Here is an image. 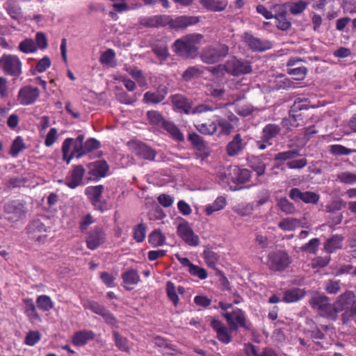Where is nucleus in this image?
Returning <instances> with one entry per match:
<instances>
[{
	"label": "nucleus",
	"instance_id": "58",
	"mask_svg": "<svg viewBox=\"0 0 356 356\" xmlns=\"http://www.w3.org/2000/svg\"><path fill=\"white\" fill-rule=\"evenodd\" d=\"M287 72L289 74L294 76L296 80H303L307 74V69L305 67H289Z\"/></svg>",
	"mask_w": 356,
	"mask_h": 356
},
{
	"label": "nucleus",
	"instance_id": "23",
	"mask_svg": "<svg viewBox=\"0 0 356 356\" xmlns=\"http://www.w3.org/2000/svg\"><path fill=\"white\" fill-rule=\"evenodd\" d=\"M103 192L102 185L95 186H89L86 189V194L91 201L92 204L98 209L103 210V206L101 203V197Z\"/></svg>",
	"mask_w": 356,
	"mask_h": 356
},
{
	"label": "nucleus",
	"instance_id": "26",
	"mask_svg": "<svg viewBox=\"0 0 356 356\" xmlns=\"http://www.w3.org/2000/svg\"><path fill=\"white\" fill-rule=\"evenodd\" d=\"M104 239L105 234L103 231L99 228L95 229L88 234L86 240L87 247L90 250H95L104 243Z\"/></svg>",
	"mask_w": 356,
	"mask_h": 356
},
{
	"label": "nucleus",
	"instance_id": "3",
	"mask_svg": "<svg viewBox=\"0 0 356 356\" xmlns=\"http://www.w3.org/2000/svg\"><path fill=\"white\" fill-rule=\"evenodd\" d=\"M312 308L317 309L322 316L331 320H334L333 304L330 302L329 298L322 294H314L309 300Z\"/></svg>",
	"mask_w": 356,
	"mask_h": 356
},
{
	"label": "nucleus",
	"instance_id": "7",
	"mask_svg": "<svg viewBox=\"0 0 356 356\" xmlns=\"http://www.w3.org/2000/svg\"><path fill=\"white\" fill-rule=\"evenodd\" d=\"M177 234L187 245L197 246L200 244L199 236L193 232L189 223L184 221L178 225Z\"/></svg>",
	"mask_w": 356,
	"mask_h": 356
},
{
	"label": "nucleus",
	"instance_id": "10",
	"mask_svg": "<svg viewBox=\"0 0 356 356\" xmlns=\"http://www.w3.org/2000/svg\"><path fill=\"white\" fill-rule=\"evenodd\" d=\"M296 151H286L280 152L276 154L275 159L277 161H287L286 165L290 169H301L307 165V161L302 158L300 159H293L298 156Z\"/></svg>",
	"mask_w": 356,
	"mask_h": 356
},
{
	"label": "nucleus",
	"instance_id": "42",
	"mask_svg": "<svg viewBox=\"0 0 356 356\" xmlns=\"http://www.w3.org/2000/svg\"><path fill=\"white\" fill-rule=\"evenodd\" d=\"M226 205V200L223 197H218L211 204L206 207L205 212L207 215L210 216L213 212L222 210Z\"/></svg>",
	"mask_w": 356,
	"mask_h": 356
},
{
	"label": "nucleus",
	"instance_id": "2",
	"mask_svg": "<svg viewBox=\"0 0 356 356\" xmlns=\"http://www.w3.org/2000/svg\"><path fill=\"white\" fill-rule=\"evenodd\" d=\"M0 66L6 74L14 77H18L22 73V63L16 55H2L0 58Z\"/></svg>",
	"mask_w": 356,
	"mask_h": 356
},
{
	"label": "nucleus",
	"instance_id": "27",
	"mask_svg": "<svg viewBox=\"0 0 356 356\" xmlns=\"http://www.w3.org/2000/svg\"><path fill=\"white\" fill-rule=\"evenodd\" d=\"M134 152L142 158L148 160H154L156 153L154 150L142 143H134L132 144Z\"/></svg>",
	"mask_w": 356,
	"mask_h": 356
},
{
	"label": "nucleus",
	"instance_id": "28",
	"mask_svg": "<svg viewBox=\"0 0 356 356\" xmlns=\"http://www.w3.org/2000/svg\"><path fill=\"white\" fill-rule=\"evenodd\" d=\"M89 173L95 177H103L106 175L108 165L104 161H98L88 165Z\"/></svg>",
	"mask_w": 356,
	"mask_h": 356
},
{
	"label": "nucleus",
	"instance_id": "30",
	"mask_svg": "<svg viewBox=\"0 0 356 356\" xmlns=\"http://www.w3.org/2000/svg\"><path fill=\"white\" fill-rule=\"evenodd\" d=\"M200 3L208 10L220 12L226 9L228 1L227 0H200Z\"/></svg>",
	"mask_w": 356,
	"mask_h": 356
},
{
	"label": "nucleus",
	"instance_id": "55",
	"mask_svg": "<svg viewBox=\"0 0 356 356\" xmlns=\"http://www.w3.org/2000/svg\"><path fill=\"white\" fill-rule=\"evenodd\" d=\"M25 148V145L23 142L22 138L20 136H17L13 141L10 153L13 156H16L22 149Z\"/></svg>",
	"mask_w": 356,
	"mask_h": 356
},
{
	"label": "nucleus",
	"instance_id": "51",
	"mask_svg": "<svg viewBox=\"0 0 356 356\" xmlns=\"http://www.w3.org/2000/svg\"><path fill=\"white\" fill-rule=\"evenodd\" d=\"M166 293L168 297L172 302L173 305L175 306H177L179 299L177 294V289L175 285L170 281L167 282Z\"/></svg>",
	"mask_w": 356,
	"mask_h": 356
},
{
	"label": "nucleus",
	"instance_id": "53",
	"mask_svg": "<svg viewBox=\"0 0 356 356\" xmlns=\"http://www.w3.org/2000/svg\"><path fill=\"white\" fill-rule=\"evenodd\" d=\"M203 255L207 265L214 268L218 261V254L212 250H206L204 251Z\"/></svg>",
	"mask_w": 356,
	"mask_h": 356
},
{
	"label": "nucleus",
	"instance_id": "48",
	"mask_svg": "<svg viewBox=\"0 0 356 356\" xmlns=\"http://www.w3.org/2000/svg\"><path fill=\"white\" fill-rule=\"evenodd\" d=\"M19 49L23 53L30 54L37 51V46L32 39L27 38L19 44Z\"/></svg>",
	"mask_w": 356,
	"mask_h": 356
},
{
	"label": "nucleus",
	"instance_id": "64",
	"mask_svg": "<svg viewBox=\"0 0 356 356\" xmlns=\"http://www.w3.org/2000/svg\"><path fill=\"white\" fill-rule=\"evenodd\" d=\"M40 337L41 336L39 332L31 331L27 334L24 343L28 346H34L40 341Z\"/></svg>",
	"mask_w": 356,
	"mask_h": 356
},
{
	"label": "nucleus",
	"instance_id": "13",
	"mask_svg": "<svg viewBox=\"0 0 356 356\" xmlns=\"http://www.w3.org/2000/svg\"><path fill=\"white\" fill-rule=\"evenodd\" d=\"M289 195L295 202L302 201L306 204H316L320 199L317 193L312 191L302 192L298 188H292Z\"/></svg>",
	"mask_w": 356,
	"mask_h": 356
},
{
	"label": "nucleus",
	"instance_id": "49",
	"mask_svg": "<svg viewBox=\"0 0 356 356\" xmlns=\"http://www.w3.org/2000/svg\"><path fill=\"white\" fill-rule=\"evenodd\" d=\"M149 123L154 126H162L166 122L162 115L156 111H150L147 113Z\"/></svg>",
	"mask_w": 356,
	"mask_h": 356
},
{
	"label": "nucleus",
	"instance_id": "9",
	"mask_svg": "<svg viewBox=\"0 0 356 356\" xmlns=\"http://www.w3.org/2000/svg\"><path fill=\"white\" fill-rule=\"evenodd\" d=\"M251 72L252 67L247 60L232 58L227 62V73L233 76L249 74Z\"/></svg>",
	"mask_w": 356,
	"mask_h": 356
},
{
	"label": "nucleus",
	"instance_id": "43",
	"mask_svg": "<svg viewBox=\"0 0 356 356\" xmlns=\"http://www.w3.org/2000/svg\"><path fill=\"white\" fill-rule=\"evenodd\" d=\"M149 243L153 247L161 246L165 241V236L162 234L161 230L155 229L148 237Z\"/></svg>",
	"mask_w": 356,
	"mask_h": 356
},
{
	"label": "nucleus",
	"instance_id": "12",
	"mask_svg": "<svg viewBox=\"0 0 356 356\" xmlns=\"http://www.w3.org/2000/svg\"><path fill=\"white\" fill-rule=\"evenodd\" d=\"M222 316L232 330L236 331L238 326L248 329L245 323V314L241 309H236L232 312H227L222 314Z\"/></svg>",
	"mask_w": 356,
	"mask_h": 356
},
{
	"label": "nucleus",
	"instance_id": "37",
	"mask_svg": "<svg viewBox=\"0 0 356 356\" xmlns=\"http://www.w3.org/2000/svg\"><path fill=\"white\" fill-rule=\"evenodd\" d=\"M172 104L178 109L188 113L191 107V102L181 95H175L171 97Z\"/></svg>",
	"mask_w": 356,
	"mask_h": 356
},
{
	"label": "nucleus",
	"instance_id": "50",
	"mask_svg": "<svg viewBox=\"0 0 356 356\" xmlns=\"http://www.w3.org/2000/svg\"><path fill=\"white\" fill-rule=\"evenodd\" d=\"M115 54L114 51L109 49L102 54L99 60L103 65H106L109 67H114L115 65Z\"/></svg>",
	"mask_w": 356,
	"mask_h": 356
},
{
	"label": "nucleus",
	"instance_id": "14",
	"mask_svg": "<svg viewBox=\"0 0 356 356\" xmlns=\"http://www.w3.org/2000/svg\"><path fill=\"white\" fill-rule=\"evenodd\" d=\"M5 212L10 215L8 219L12 221H17L20 219L26 213L24 204L19 200L8 202L4 205Z\"/></svg>",
	"mask_w": 356,
	"mask_h": 356
},
{
	"label": "nucleus",
	"instance_id": "57",
	"mask_svg": "<svg viewBox=\"0 0 356 356\" xmlns=\"http://www.w3.org/2000/svg\"><path fill=\"white\" fill-rule=\"evenodd\" d=\"M338 179L346 184H353L356 183V174L350 172H343L337 175Z\"/></svg>",
	"mask_w": 356,
	"mask_h": 356
},
{
	"label": "nucleus",
	"instance_id": "6",
	"mask_svg": "<svg viewBox=\"0 0 356 356\" xmlns=\"http://www.w3.org/2000/svg\"><path fill=\"white\" fill-rule=\"evenodd\" d=\"M291 259L284 251H275L269 253L267 265L275 271H282L289 266Z\"/></svg>",
	"mask_w": 356,
	"mask_h": 356
},
{
	"label": "nucleus",
	"instance_id": "44",
	"mask_svg": "<svg viewBox=\"0 0 356 356\" xmlns=\"http://www.w3.org/2000/svg\"><path fill=\"white\" fill-rule=\"evenodd\" d=\"M163 127L165 131H167L170 136L175 140L178 141H182L184 140V136L179 129V128L172 122L166 121Z\"/></svg>",
	"mask_w": 356,
	"mask_h": 356
},
{
	"label": "nucleus",
	"instance_id": "59",
	"mask_svg": "<svg viewBox=\"0 0 356 356\" xmlns=\"http://www.w3.org/2000/svg\"><path fill=\"white\" fill-rule=\"evenodd\" d=\"M146 235V228L144 224H139L134 229V238L137 242L144 241Z\"/></svg>",
	"mask_w": 356,
	"mask_h": 356
},
{
	"label": "nucleus",
	"instance_id": "5",
	"mask_svg": "<svg viewBox=\"0 0 356 356\" xmlns=\"http://www.w3.org/2000/svg\"><path fill=\"white\" fill-rule=\"evenodd\" d=\"M356 305V296L353 291H346L339 296L333 304L334 310V320L340 312H346L354 308Z\"/></svg>",
	"mask_w": 356,
	"mask_h": 356
},
{
	"label": "nucleus",
	"instance_id": "1",
	"mask_svg": "<svg viewBox=\"0 0 356 356\" xmlns=\"http://www.w3.org/2000/svg\"><path fill=\"white\" fill-rule=\"evenodd\" d=\"M202 38V35L198 33L185 35L175 40L173 44L174 51L180 56L193 58L197 54V45Z\"/></svg>",
	"mask_w": 356,
	"mask_h": 356
},
{
	"label": "nucleus",
	"instance_id": "62",
	"mask_svg": "<svg viewBox=\"0 0 356 356\" xmlns=\"http://www.w3.org/2000/svg\"><path fill=\"white\" fill-rule=\"evenodd\" d=\"M51 62L48 56H44L37 63L35 70L39 73L45 72L50 66Z\"/></svg>",
	"mask_w": 356,
	"mask_h": 356
},
{
	"label": "nucleus",
	"instance_id": "17",
	"mask_svg": "<svg viewBox=\"0 0 356 356\" xmlns=\"http://www.w3.org/2000/svg\"><path fill=\"white\" fill-rule=\"evenodd\" d=\"M243 40L252 51H263L271 47L270 42L261 41L250 33L243 34Z\"/></svg>",
	"mask_w": 356,
	"mask_h": 356
},
{
	"label": "nucleus",
	"instance_id": "47",
	"mask_svg": "<svg viewBox=\"0 0 356 356\" xmlns=\"http://www.w3.org/2000/svg\"><path fill=\"white\" fill-rule=\"evenodd\" d=\"M246 350L249 356H277V353L270 348H265L261 353H258L255 346L252 344L247 346Z\"/></svg>",
	"mask_w": 356,
	"mask_h": 356
},
{
	"label": "nucleus",
	"instance_id": "11",
	"mask_svg": "<svg viewBox=\"0 0 356 356\" xmlns=\"http://www.w3.org/2000/svg\"><path fill=\"white\" fill-rule=\"evenodd\" d=\"M40 96L39 90L31 86H26L19 89L17 101L21 105L29 106L35 102Z\"/></svg>",
	"mask_w": 356,
	"mask_h": 356
},
{
	"label": "nucleus",
	"instance_id": "25",
	"mask_svg": "<svg viewBox=\"0 0 356 356\" xmlns=\"http://www.w3.org/2000/svg\"><path fill=\"white\" fill-rule=\"evenodd\" d=\"M95 337V334L93 331L82 330L74 334L72 338V342L76 346H83L89 341L93 340Z\"/></svg>",
	"mask_w": 356,
	"mask_h": 356
},
{
	"label": "nucleus",
	"instance_id": "35",
	"mask_svg": "<svg viewBox=\"0 0 356 356\" xmlns=\"http://www.w3.org/2000/svg\"><path fill=\"white\" fill-rule=\"evenodd\" d=\"M301 221L294 218H285L282 219L279 223L278 227L283 231L291 232L300 227Z\"/></svg>",
	"mask_w": 356,
	"mask_h": 356
},
{
	"label": "nucleus",
	"instance_id": "36",
	"mask_svg": "<svg viewBox=\"0 0 356 356\" xmlns=\"http://www.w3.org/2000/svg\"><path fill=\"white\" fill-rule=\"evenodd\" d=\"M343 238L340 235H334L329 238L324 245L325 250L332 253L342 248Z\"/></svg>",
	"mask_w": 356,
	"mask_h": 356
},
{
	"label": "nucleus",
	"instance_id": "46",
	"mask_svg": "<svg viewBox=\"0 0 356 356\" xmlns=\"http://www.w3.org/2000/svg\"><path fill=\"white\" fill-rule=\"evenodd\" d=\"M125 70L137 81L139 86L147 85L146 79L141 70L127 66L125 67Z\"/></svg>",
	"mask_w": 356,
	"mask_h": 356
},
{
	"label": "nucleus",
	"instance_id": "20",
	"mask_svg": "<svg viewBox=\"0 0 356 356\" xmlns=\"http://www.w3.org/2000/svg\"><path fill=\"white\" fill-rule=\"evenodd\" d=\"M85 174V169L83 165H78L73 167V170L66 179V185L70 188H75L81 185Z\"/></svg>",
	"mask_w": 356,
	"mask_h": 356
},
{
	"label": "nucleus",
	"instance_id": "40",
	"mask_svg": "<svg viewBox=\"0 0 356 356\" xmlns=\"http://www.w3.org/2000/svg\"><path fill=\"white\" fill-rule=\"evenodd\" d=\"M305 293L303 291L298 289H290L285 291L283 301L286 303L295 302L300 300Z\"/></svg>",
	"mask_w": 356,
	"mask_h": 356
},
{
	"label": "nucleus",
	"instance_id": "54",
	"mask_svg": "<svg viewBox=\"0 0 356 356\" xmlns=\"http://www.w3.org/2000/svg\"><path fill=\"white\" fill-rule=\"evenodd\" d=\"M346 203L342 200H333L325 206V210L328 213H334L344 208Z\"/></svg>",
	"mask_w": 356,
	"mask_h": 356
},
{
	"label": "nucleus",
	"instance_id": "24",
	"mask_svg": "<svg viewBox=\"0 0 356 356\" xmlns=\"http://www.w3.org/2000/svg\"><path fill=\"white\" fill-rule=\"evenodd\" d=\"M230 179L233 183L243 184L249 181L250 172L247 169H241L236 165L229 166Z\"/></svg>",
	"mask_w": 356,
	"mask_h": 356
},
{
	"label": "nucleus",
	"instance_id": "61",
	"mask_svg": "<svg viewBox=\"0 0 356 356\" xmlns=\"http://www.w3.org/2000/svg\"><path fill=\"white\" fill-rule=\"evenodd\" d=\"M216 123L217 127L220 128V134L223 135H229L234 129L231 122L225 119H220Z\"/></svg>",
	"mask_w": 356,
	"mask_h": 356
},
{
	"label": "nucleus",
	"instance_id": "52",
	"mask_svg": "<svg viewBox=\"0 0 356 356\" xmlns=\"http://www.w3.org/2000/svg\"><path fill=\"white\" fill-rule=\"evenodd\" d=\"M307 5L308 3L305 1H298L289 6V11L293 15L300 14L306 9Z\"/></svg>",
	"mask_w": 356,
	"mask_h": 356
},
{
	"label": "nucleus",
	"instance_id": "56",
	"mask_svg": "<svg viewBox=\"0 0 356 356\" xmlns=\"http://www.w3.org/2000/svg\"><path fill=\"white\" fill-rule=\"evenodd\" d=\"M115 345L122 351L129 352V348L128 346V341L126 338L120 335L118 332L113 333Z\"/></svg>",
	"mask_w": 356,
	"mask_h": 356
},
{
	"label": "nucleus",
	"instance_id": "38",
	"mask_svg": "<svg viewBox=\"0 0 356 356\" xmlns=\"http://www.w3.org/2000/svg\"><path fill=\"white\" fill-rule=\"evenodd\" d=\"M281 129L279 125L275 124H267L262 131L261 138L265 141H270L275 138L280 132Z\"/></svg>",
	"mask_w": 356,
	"mask_h": 356
},
{
	"label": "nucleus",
	"instance_id": "21",
	"mask_svg": "<svg viewBox=\"0 0 356 356\" xmlns=\"http://www.w3.org/2000/svg\"><path fill=\"white\" fill-rule=\"evenodd\" d=\"M28 232L30 238L42 242L46 238V227L39 220L32 222L28 228Z\"/></svg>",
	"mask_w": 356,
	"mask_h": 356
},
{
	"label": "nucleus",
	"instance_id": "41",
	"mask_svg": "<svg viewBox=\"0 0 356 356\" xmlns=\"http://www.w3.org/2000/svg\"><path fill=\"white\" fill-rule=\"evenodd\" d=\"M197 130L204 135H213L217 131L216 122L197 123L195 125Z\"/></svg>",
	"mask_w": 356,
	"mask_h": 356
},
{
	"label": "nucleus",
	"instance_id": "4",
	"mask_svg": "<svg viewBox=\"0 0 356 356\" xmlns=\"http://www.w3.org/2000/svg\"><path fill=\"white\" fill-rule=\"evenodd\" d=\"M83 147V144L74 143L73 138H66L62 146L63 159L69 164L73 157L81 158L85 155Z\"/></svg>",
	"mask_w": 356,
	"mask_h": 356
},
{
	"label": "nucleus",
	"instance_id": "31",
	"mask_svg": "<svg viewBox=\"0 0 356 356\" xmlns=\"http://www.w3.org/2000/svg\"><path fill=\"white\" fill-rule=\"evenodd\" d=\"M205 94L213 98H220L225 94L224 85L220 83L211 82L204 86Z\"/></svg>",
	"mask_w": 356,
	"mask_h": 356
},
{
	"label": "nucleus",
	"instance_id": "16",
	"mask_svg": "<svg viewBox=\"0 0 356 356\" xmlns=\"http://www.w3.org/2000/svg\"><path fill=\"white\" fill-rule=\"evenodd\" d=\"M211 326L216 331L218 339L225 344L232 341V328L229 329L221 321L217 319H213L211 322Z\"/></svg>",
	"mask_w": 356,
	"mask_h": 356
},
{
	"label": "nucleus",
	"instance_id": "63",
	"mask_svg": "<svg viewBox=\"0 0 356 356\" xmlns=\"http://www.w3.org/2000/svg\"><path fill=\"white\" fill-rule=\"evenodd\" d=\"M330 152L332 154L336 156L348 155L353 152V150L348 149L341 145H334L330 147Z\"/></svg>",
	"mask_w": 356,
	"mask_h": 356
},
{
	"label": "nucleus",
	"instance_id": "18",
	"mask_svg": "<svg viewBox=\"0 0 356 356\" xmlns=\"http://www.w3.org/2000/svg\"><path fill=\"white\" fill-rule=\"evenodd\" d=\"M168 21L169 22L167 25H168L170 29L177 30L185 29L188 26L195 24L198 22L199 19L197 17L185 15L179 16L175 19H172L171 17L168 15Z\"/></svg>",
	"mask_w": 356,
	"mask_h": 356
},
{
	"label": "nucleus",
	"instance_id": "33",
	"mask_svg": "<svg viewBox=\"0 0 356 356\" xmlns=\"http://www.w3.org/2000/svg\"><path fill=\"white\" fill-rule=\"evenodd\" d=\"M24 302L25 304V314L28 316L29 321L32 323L40 322L41 318L36 310L33 300L31 298H26L24 300Z\"/></svg>",
	"mask_w": 356,
	"mask_h": 356
},
{
	"label": "nucleus",
	"instance_id": "32",
	"mask_svg": "<svg viewBox=\"0 0 356 356\" xmlns=\"http://www.w3.org/2000/svg\"><path fill=\"white\" fill-rule=\"evenodd\" d=\"M244 145L240 134H236L227 147L226 151L229 156H233L238 154L243 149Z\"/></svg>",
	"mask_w": 356,
	"mask_h": 356
},
{
	"label": "nucleus",
	"instance_id": "45",
	"mask_svg": "<svg viewBox=\"0 0 356 356\" xmlns=\"http://www.w3.org/2000/svg\"><path fill=\"white\" fill-rule=\"evenodd\" d=\"M36 303L38 307L43 312H48L54 307L52 300L47 295L39 296L37 298Z\"/></svg>",
	"mask_w": 356,
	"mask_h": 356
},
{
	"label": "nucleus",
	"instance_id": "60",
	"mask_svg": "<svg viewBox=\"0 0 356 356\" xmlns=\"http://www.w3.org/2000/svg\"><path fill=\"white\" fill-rule=\"evenodd\" d=\"M202 72L197 67H190L186 70L184 71V72L182 74V78L185 81H188L192 79L200 76Z\"/></svg>",
	"mask_w": 356,
	"mask_h": 356
},
{
	"label": "nucleus",
	"instance_id": "8",
	"mask_svg": "<svg viewBox=\"0 0 356 356\" xmlns=\"http://www.w3.org/2000/svg\"><path fill=\"white\" fill-rule=\"evenodd\" d=\"M229 51L227 45L220 44L216 47H208L202 54V59L206 63H214L225 57Z\"/></svg>",
	"mask_w": 356,
	"mask_h": 356
},
{
	"label": "nucleus",
	"instance_id": "34",
	"mask_svg": "<svg viewBox=\"0 0 356 356\" xmlns=\"http://www.w3.org/2000/svg\"><path fill=\"white\" fill-rule=\"evenodd\" d=\"M4 8L13 19L17 21L23 19L22 8L16 1H8L6 2L4 4Z\"/></svg>",
	"mask_w": 356,
	"mask_h": 356
},
{
	"label": "nucleus",
	"instance_id": "19",
	"mask_svg": "<svg viewBox=\"0 0 356 356\" xmlns=\"http://www.w3.org/2000/svg\"><path fill=\"white\" fill-rule=\"evenodd\" d=\"M168 22V15H158L139 19L140 24L148 28L163 27L167 26Z\"/></svg>",
	"mask_w": 356,
	"mask_h": 356
},
{
	"label": "nucleus",
	"instance_id": "22",
	"mask_svg": "<svg viewBox=\"0 0 356 356\" xmlns=\"http://www.w3.org/2000/svg\"><path fill=\"white\" fill-rule=\"evenodd\" d=\"M168 94V88L164 86L159 87L155 92H147L143 97V101L147 104H159L161 102Z\"/></svg>",
	"mask_w": 356,
	"mask_h": 356
},
{
	"label": "nucleus",
	"instance_id": "29",
	"mask_svg": "<svg viewBox=\"0 0 356 356\" xmlns=\"http://www.w3.org/2000/svg\"><path fill=\"white\" fill-rule=\"evenodd\" d=\"M124 287L127 290L133 289L140 281V276L136 270L130 269L122 274Z\"/></svg>",
	"mask_w": 356,
	"mask_h": 356
},
{
	"label": "nucleus",
	"instance_id": "39",
	"mask_svg": "<svg viewBox=\"0 0 356 356\" xmlns=\"http://www.w3.org/2000/svg\"><path fill=\"white\" fill-rule=\"evenodd\" d=\"M276 200L278 208L285 214L291 215L296 213V209L295 206L286 197L277 198Z\"/></svg>",
	"mask_w": 356,
	"mask_h": 356
},
{
	"label": "nucleus",
	"instance_id": "15",
	"mask_svg": "<svg viewBox=\"0 0 356 356\" xmlns=\"http://www.w3.org/2000/svg\"><path fill=\"white\" fill-rule=\"evenodd\" d=\"M83 306L86 309H90L94 313L102 316L107 323L111 325H115L117 323V320L113 315L97 302L88 301L84 303Z\"/></svg>",
	"mask_w": 356,
	"mask_h": 356
}]
</instances>
